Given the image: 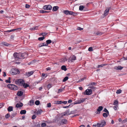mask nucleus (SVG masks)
<instances>
[{
  "label": "nucleus",
  "mask_w": 127,
  "mask_h": 127,
  "mask_svg": "<svg viewBox=\"0 0 127 127\" xmlns=\"http://www.w3.org/2000/svg\"><path fill=\"white\" fill-rule=\"evenodd\" d=\"M7 87L10 89L14 90H16L18 89V87L17 86L15 85L11 84H8L7 85Z\"/></svg>",
  "instance_id": "1"
},
{
  "label": "nucleus",
  "mask_w": 127,
  "mask_h": 127,
  "mask_svg": "<svg viewBox=\"0 0 127 127\" xmlns=\"http://www.w3.org/2000/svg\"><path fill=\"white\" fill-rule=\"evenodd\" d=\"M12 72L11 74L12 75L19 74L20 72L16 68H13L11 70Z\"/></svg>",
  "instance_id": "2"
},
{
  "label": "nucleus",
  "mask_w": 127,
  "mask_h": 127,
  "mask_svg": "<svg viewBox=\"0 0 127 127\" xmlns=\"http://www.w3.org/2000/svg\"><path fill=\"white\" fill-rule=\"evenodd\" d=\"M13 56L14 59L16 61L18 60L19 59H21V58H20L19 53H18L16 52H15L13 54Z\"/></svg>",
  "instance_id": "3"
},
{
  "label": "nucleus",
  "mask_w": 127,
  "mask_h": 127,
  "mask_svg": "<svg viewBox=\"0 0 127 127\" xmlns=\"http://www.w3.org/2000/svg\"><path fill=\"white\" fill-rule=\"evenodd\" d=\"M24 83V81L21 79L16 80L15 81L16 84L20 85H22Z\"/></svg>",
  "instance_id": "4"
},
{
  "label": "nucleus",
  "mask_w": 127,
  "mask_h": 127,
  "mask_svg": "<svg viewBox=\"0 0 127 127\" xmlns=\"http://www.w3.org/2000/svg\"><path fill=\"white\" fill-rule=\"evenodd\" d=\"M92 89H88L86 90L85 92H84V94L87 95H90L92 94Z\"/></svg>",
  "instance_id": "5"
},
{
  "label": "nucleus",
  "mask_w": 127,
  "mask_h": 127,
  "mask_svg": "<svg viewBox=\"0 0 127 127\" xmlns=\"http://www.w3.org/2000/svg\"><path fill=\"white\" fill-rule=\"evenodd\" d=\"M52 8V6L50 5H45L43 7V9L45 10H50Z\"/></svg>",
  "instance_id": "6"
},
{
  "label": "nucleus",
  "mask_w": 127,
  "mask_h": 127,
  "mask_svg": "<svg viewBox=\"0 0 127 127\" xmlns=\"http://www.w3.org/2000/svg\"><path fill=\"white\" fill-rule=\"evenodd\" d=\"M20 58L21 59H24L27 56V54L25 52L24 53H19Z\"/></svg>",
  "instance_id": "7"
},
{
  "label": "nucleus",
  "mask_w": 127,
  "mask_h": 127,
  "mask_svg": "<svg viewBox=\"0 0 127 127\" xmlns=\"http://www.w3.org/2000/svg\"><path fill=\"white\" fill-rule=\"evenodd\" d=\"M67 120L65 119H63L62 120L61 122L59 123V125H62L63 124H66L67 123Z\"/></svg>",
  "instance_id": "8"
},
{
  "label": "nucleus",
  "mask_w": 127,
  "mask_h": 127,
  "mask_svg": "<svg viewBox=\"0 0 127 127\" xmlns=\"http://www.w3.org/2000/svg\"><path fill=\"white\" fill-rule=\"evenodd\" d=\"M111 8V7H107L105 10L104 11V15L105 16L107 15L108 14L109 12V9Z\"/></svg>",
  "instance_id": "9"
},
{
  "label": "nucleus",
  "mask_w": 127,
  "mask_h": 127,
  "mask_svg": "<svg viewBox=\"0 0 127 127\" xmlns=\"http://www.w3.org/2000/svg\"><path fill=\"white\" fill-rule=\"evenodd\" d=\"M106 122L104 120H103L101 122V123H99V125L100 127H104L106 124Z\"/></svg>",
  "instance_id": "10"
},
{
  "label": "nucleus",
  "mask_w": 127,
  "mask_h": 127,
  "mask_svg": "<svg viewBox=\"0 0 127 127\" xmlns=\"http://www.w3.org/2000/svg\"><path fill=\"white\" fill-rule=\"evenodd\" d=\"M123 68V67L121 66H116L114 67V68L117 70H121Z\"/></svg>",
  "instance_id": "11"
},
{
  "label": "nucleus",
  "mask_w": 127,
  "mask_h": 127,
  "mask_svg": "<svg viewBox=\"0 0 127 127\" xmlns=\"http://www.w3.org/2000/svg\"><path fill=\"white\" fill-rule=\"evenodd\" d=\"M23 105L22 103H17L16 105V107L17 108H19L22 107Z\"/></svg>",
  "instance_id": "12"
},
{
  "label": "nucleus",
  "mask_w": 127,
  "mask_h": 127,
  "mask_svg": "<svg viewBox=\"0 0 127 127\" xmlns=\"http://www.w3.org/2000/svg\"><path fill=\"white\" fill-rule=\"evenodd\" d=\"M59 8L58 6H55L53 7L52 10L53 11H56Z\"/></svg>",
  "instance_id": "13"
},
{
  "label": "nucleus",
  "mask_w": 127,
  "mask_h": 127,
  "mask_svg": "<svg viewBox=\"0 0 127 127\" xmlns=\"http://www.w3.org/2000/svg\"><path fill=\"white\" fill-rule=\"evenodd\" d=\"M44 46H47V45L46 44L45 42L44 43H40L38 45V47H39Z\"/></svg>",
  "instance_id": "14"
},
{
  "label": "nucleus",
  "mask_w": 127,
  "mask_h": 127,
  "mask_svg": "<svg viewBox=\"0 0 127 127\" xmlns=\"http://www.w3.org/2000/svg\"><path fill=\"white\" fill-rule=\"evenodd\" d=\"M23 94V92L22 91H18L17 93V95L18 96H22Z\"/></svg>",
  "instance_id": "15"
},
{
  "label": "nucleus",
  "mask_w": 127,
  "mask_h": 127,
  "mask_svg": "<svg viewBox=\"0 0 127 127\" xmlns=\"http://www.w3.org/2000/svg\"><path fill=\"white\" fill-rule=\"evenodd\" d=\"M1 44L3 46H8L9 45L8 43L4 41L2 42Z\"/></svg>",
  "instance_id": "16"
},
{
  "label": "nucleus",
  "mask_w": 127,
  "mask_h": 127,
  "mask_svg": "<svg viewBox=\"0 0 127 127\" xmlns=\"http://www.w3.org/2000/svg\"><path fill=\"white\" fill-rule=\"evenodd\" d=\"M46 43L45 44L47 45V46L48 45V44L51 43L52 42L51 40L50 39H49L46 41Z\"/></svg>",
  "instance_id": "17"
},
{
  "label": "nucleus",
  "mask_w": 127,
  "mask_h": 127,
  "mask_svg": "<svg viewBox=\"0 0 127 127\" xmlns=\"http://www.w3.org/2000/svg\"><path fill=\"white\" fill-rule=\"evenodd\" d=\"M103 107L102 106H99L98 107V108L97 109V111L99 112L100 113V111H101L103 109Z\"/></svg>",
  "instance_id": "18"
},
{
  "label": "nucleus",
  "mask_w": 127,
  "mask_h": 127,
  "mask_svg": "<svg viewBox=\"0 0 127 127\" xmlns=\"http://www.w3.org/2000/svg\"><path fill=\"white\" fill-rule=\"evenodd\" d=\"M69 11L67 10H64L63 11V13L66 15H68Z\"/></svg>",
  "instance_id": "19"
},
{
  "label": "nucleus",
  "mask_w": 127,
  "mask_h": 127,
  "mask_svg": "<svg viewBox=\"0 0 127 127\" xmlns=\"http://www.w3.org/2000/svg\"><path fill=\"white\" fill-rule=\"evenodd\" d=\"M59 119L58 118V117H56L55 119L54 120H53V121L54 122H55L56 123L58 122L59 121Z\"/></svg>",
  "instance_id": "20"
},
{
  "label": "nucleus",
  "mask_w": 127,
  "mask_h": 127,
  "mask_svg": "<svg viewBox=\"0 0 127 127\" xmlns=\"http://www.w3.org/2000/svg\"><path fill=\"white\" fill-rule=\"evenodd\" d=\"M62 70L66 71V70L67 69L66 68V66L65 65H63L61 67Z\"/></svg>",
  "instance_id": "21"
},
{
  "label": "nucleus",
  "mask_w": 127,
  "mask_h": 127,
  "mask_svg": "<svg viewBox=\"0 0 127 127\" xmlns=\"http://www.w3.org/2000/svg\"><path fill=\"white\" fill-rule=\"evenodd\" d=\"M26 111L25 110H21L20 113L21 114H26Z\"/></svg>",
  "instance_id": "22"
},
{
  "label": "nucleus",
  "mask_w": 127,
  "mask_h": 127,
  "mask_svg": "<svg viewBox=\"0 0 127 127\" xmlns=\"http://www.w3.org/2000/svg\"><path fill=\"white\" fill-rule=\"evenodd\" d=\"M7 110L9 112H11L13 110V107L12 106H9L7 108Z\"/></svg>",
  "instance_id": "23"
},
{
  "label": "nucleus",
  "mask_w": 127,
  "mask_h": 127,
  "mask_svg": "<svg viewBox=\"0 0 127 127\" xmlns=\"http://www.w3.org/2000/svg\"><path fill=\"white\" fill-rule=\"evenodd\" d=\"M77 111V110H74L71 111L69 113H68V114H67V115H70L71 114H75L76 113V111Z\"/></svg>",
  "instance_id": "24"
},
{
  "label": "nucleus",
  "mask_w": 127,
  "mask_h": 127,
  "mask_svg": "<svg viewBox=\"0 0 127 127\" xmlns=\"http://www.w3.org/2000/svg\"><path fill=\"white\" fill-rule=\"evenodd\" d=\"M16 113H12L10 115V117L12 118L15 117L17 115Z\"/></svg>",
  "instance_id": "25"
},
{
  "label": "nucleus",
  "mask_w": 127,
  "mask_h": 127,
  "mask_svg": "<svg viewBox=\"0 0 127 127\" xmlns=\"http://www.w3.org/2000/svg\"><path fill=\"white\" fill-rule=\"evenodd\" d=\"M85 7L83 5H80L79 6V10L81 11H82L84 8Z\"/></svg>",
  "instance_id": "26"
},
{
  "label": "nucleus",
  "mask_w": 127,
  "mask_h": 127,
  "mask_svg": "<svg viewBox=\"0 0 127 127\" xmlns=\"http://www.w3.org/2000/svg\"><path fill=\"white\" fill-rule=\"evenodd\" d=\"M86 77H85L83 78H81L78 81H77V83H79L80 82H81L82 81L84 80L85 79H86Z\"/></svg>",
  "instance_id": "27"
},
{
  "label": "nucleus",
  "mask_w": 127,
  "mask_h": 127,
  "mask_svg": "<svg viewBox=\"0 0 127 127\" xmlns=\"http://www.w3.org/2000/svg\"><path fill=\"white\" fill-rule=\"evenodd\" d=\"M23 85L24 87L25 88H26L29 86V85L26 83H24Z\"/></svg>",
  "instance_id": "28"
},
{
  "label": "nucleus",
  "mask_w": 127,
  "mask_h": 127,
  "mask_svg": "<svg viewBox=\"0 0 127 127\" xmlns=\"http://www.w3.org/2000/svg\"><path fill=\"white\" fill-rule=\"evenodd\" d=\"M40 13H49V11H46L44 10H40Z\"/></svg>",
  "instance_id": "29"
},
{
  "label": "nucleus",
  "mask_w": 127,
  "mask_h": 127,
  "mask_svg": "<svg viewBox=\"0 0 127 127\" xmlns=\"http://www.w3.org/2000/svg\"><path fill=\"white\" fill-rule=\"evenodd\" d=\"M103 34V33L102 32H100L99 31L97 32L96 34L98 35H101Z\"/></svg>",
  "instance_id": "30"
},
{
  "label": "nucleus",
  "mask_w": 127,
  "mask_h": 127,
  "mask_svg": "<svg viewBox=\"0 0 127 127\" xmlns=\"http://www.w3.org/2000/svg\"><path fill=\"white\" fill-rule=\"evenodd\" d=\"M45 38V37L44 36H43L42 37H39L38 38V40L39 41H42L43 40V39Z\"/></svg>",
  "instance_id": "31"
},
{
  "label": "nucleus",
  "mask_w": 127,
  "mask_h": 127,
  "mask_svg": "<svg viewBox=\"0 0 127 127\" xmlns=\"http://www.w3.org/2000/svg\"><path fill=\"white\" fill-rule=\"evenodd\" d=\"M42 112V110L41 109L37 111V115L41 114V113Z\"/></svg>",
  "instance_id": "32"
},
{
  "label": "nucleus",
  "mask_w": 127,
  "mask_h": 127,
  "mask_svg": "<svg viewBox=\"0 0 127 127\" xmlns=\"http://www.w3.org/2000/svg\"><path fill=\"white\" fill-rule=\"evenodd\" d=\"M68 78V77L66 76L63 79V82H65L67 80Z\"/></svg>",
  "instance_id": "33"
},
{
  "label": "nucleus",
  "mask_w": 127,
  "mask_h": 127,
  "mask_svg": "<svg viewBox=\"0 0 127 127\" xmlns=\"http://www.w3.org/2000/svg\"><path fill=\"white\" fill-rule=\"evenodd\" d=\"M61 101H55V103L56 104H61Z\"/></svg>",
  "instance_id": "34"
},
{
  "label": "nucleus",
  "mask_w": 127,
  "mask_h": 127,
  "mask_svg": "<svg viewBox=\"0 0 127 127\" xmlns=\"http://www.w3.org/2000/svg\"><path fill=\"white\" fill-rule=\"evenodd\" d=\"M40 102L38 100H36L35 102V105H38L40 104Z\"/></svg>",
  "instance_id": "35"
},
{
  "label": "nucleus",
  "mask_w": 127,
  "mask_h": 127,
  "mask_svg": "<svg viewBox=\"0 0 127 127\" xmlns=\"http://www.w3.org/2000/svg\"><path fill=\"white\" fill-rule=\"evenodd\" d=\"M52 85L51 84H49L47 86V88L49 90L52 87Z\"/></svg>",
  "instance_id": "36"
},
{
  "label": "nucleus",
  "mask_w": 127,
  "mask_h": 127,
  "mask_svg": "<svg viewBox=\"0 0 127 127\" xmlns=\"http://www.w3.org/2000/svg\"><path fill=\"white\" fill-rule=\"evenodd\" d=\"M76 57L74 55H73L72 58L71 62H72L73 61L72 60H76Z\"/></svg>",
  "instance_id": "37"
},
{
  "label": "nucleus",
  "mask_w": 127,
  "mask_h": 127,
  "mask_svg": "<svg viewBox=\"0 0 127 127\" xmlns=\"http://www.w3.org/2000/svg\"><path fill=\"white\" fill-rule=\"evenodd\" d=\"M107 65L106 64H101L100 65H98V67H101L103 66H104L105 65Z\"/></svg>",
  "instance_id": "38"
},
{
  "label": "nucleus",
  "mask_w": 127,
  "mask_h": 127,
  "mask_svg": "<svg viewBox=\"0 0 127 127\" xmlns=\"http://www.w3.org/2000/svg\"><path fill=\"white\" fill-rule=\"evenodd\" d=\"M103 116L105 118H106L108 116V115L106 113H103Z\"/></svg>",
  "instance_id": "39"
},
{
  "label": "nucleus",
  "mask_w": 127,
  "mask_h": 127,
  "mask_svg": "<svg viewBox=\"0 0 127 127\" xmlns=\"http://www.w3.org/2000/svg\"><path fill=\"white\" fill-rule=\"evenodd\" d=\"M122 92V90L120 89H119L117 90L116 93L117 94H120Z\"/></svg>",
  "instance_id": "40"
},
{
  "label": "nucleus",
  "mask_w": 127,
  "mask_h": 127,
  "mask_svg": "<svg viewBox=\"0 0 127 127\" xmlns=\"http://www.w3.org/2000/svg\"><path fill=\"white\" fill-rule=\"evenodd\" d=\"M99 123H97V124H96L95 125H93V127H100L99 125Z\"/></svg>",
  "instance_id": "41"
},
{
  "label": "nucleus",
  "mask_w": 127,
  "mask_h": 127,
  "mask_svg": "<svg viewBox=\"0 0 127 127\" xmlns=\"http://www.w3.org/2000/svg\"><path fill=\"white\" fill-rule=\"evenodd\" d=\"M33 73V71H31L30 72H28V75L29 76H31Z\"/></svg>",
  "instance_id": "42"
},
{
  "label": "nucleus",
  "mask_w": 127,
  "mask_h": 127,
  "mask_svg": "<svg viewBox=\"0 0 127 127\" xmlns=\"http://www.w3.org/2000/svg\"><path fill=\"white\" fill-rule=\"evenodd\" d=\"M4 104L3 103H0V109L2 108L4 105Z\"/></svg>",
  "instance_id": "43"
},
{
  "label": "nucleus",
  "mask_w": 127,
  "mask_h": 127,
  "mask_svg": "<svg viewBox=\"0 0 127 127\" xmlns=\"http://www.w3.org/2000/svg\"><path fill=\"white\" fill-rule=\"evenodd\" d=\"M10 117V115L9 113H7L5 115V117L6 119H8L9 117Z\"/></svg>",
  "instance_id": "44"
},
{
  "label": "nucleus",
  "mask_w": 127,
  "mask_h": 127,
  "mask_svg": "<svg viewBox=\"0 0 127 127\" xmlns=\"http://www.w3.org/2000/svg\"><path fill=\"white\" fill-rule=\"evenodd\" d=\"M29 102L30 103V104H29L30 105H33V104L34 103V102L32 100H30Z\"/></svg>",
  "instance_id": "45"
},
{
  "label": "nucleus",
  "mask_w": 127,
  "mask_h": 127,
  "mask_svg": "<svg viewBox=\"0 0 127 127\" xmlns=\"http://www.w3.org/2000/svg\"><path fill=\"white\" fill-rule=\"evenodd\" d=\"M113 104L114 105H118V101L117 100H115Z\"/></svg>",
  "instance_id": "46"
},
{
  "label": "nucleus",
  "mask_w": 127,
  "mask_h": 127,
  "mask_svg": "<svg viewBox=\"0 0 127 127\" xmlns=\"http://www.w3.org/2000/svg\"><path fill=\"white\" fill-rule=\"evenodd\" d=\"M70 110L69 109H68L67 110H66L65 112H64V113H65L67 115V114H68V113H69Z\"/></svg>",
  "instance_id": "47"
},
{
  "label": "nucleus",
  "mask_w": 127,
  "mask_h": 127,
  "mask_svg": "<svg viewBox=\"0 0 127 127\" xmlns=\"http://www.w3.org/2000/svg\"><path fill=\"white\" fill-rule=\"evenodd\" d=\"M96 84V83L92 82L91 84H89V86L93 85H95Z\"/></svg>",
  "instance_id": "48"
},
{
  "label": "nucleus",
  "mask_w": 127,
  "mask_h": 127,
  "mask_svg": "<svg viewBox=\"0 0 127 127\" xmlns=\"http://www.w3.org/2000/svg\"><path fill=\"white\" fill-rule=\"evenodd\" d=\"M88 50L89 51H92L93 50V49L92 47H89L88 49Z\"/></svg>",
  "instance_id": "49"
},
{
  "label": "nucleus",
  "mask_w": 127,
  "mask_h": 127,
  "mask_svg": "<svg viewBox=\"0 0 127 127\" xmlns=\"http://www.w3.org/2000/svg\"><path fill=\"white\" fill-rule=\"evenodd\" d=\"M46 124L45 123H43L41 124V126L42 127H44L45 126H46Z\"/></svg>",
  "instance_id": "50"
},
{
  "label": "nucleus",
  "mask_w": 127,
  "mask_h": 127,
  "mask_svg": "<svg viewBox=\"0 0 127 127\" xmlns=\"http://www.w3.org/2000/svg\"><path fill=\"white\" fill-rule=\"evenodd\" d=\"M47 107H50L51 106V104L50 103H49L47 104Z\"/></svg>",
  "instance_id": "51"
},
{
  "label": "nucleus",
  "mask_w": 127,
  "mask_h": 127,
  "mask_svg": "<svg viewBox=\"0 0 127 127\" xmlns=\"http://www.w3.org/2000/svg\"><path fill=\"white\" fill-rule=\"evenodd\" d=\"M118 105H115L114 107V109L115 110H117Z\"/></svg>",
  "instance_id": "52"
},
{
  "label": "nucleus",
  "mask_w": 127,
  "mask_h": 127,
  "mask_svg": "<svg viewBox=\"0 0 127 127\" xmlns=\"http://www.w3.org/2000/svg\"><path fill=\"white\" fill-rule=\"evenodd\" d=\"M77 15V14L76 13L73 12L72 15L74 16H76Z\"/></svg>",
  "instance_id": "53"
},
{
  "label": "nucleus",
  "mask_w": 127,
  "mask_h": 127,
  "mask_svg": "<svg viewBox=\"0 0 127 127\" xmlns=\"http://www.w3.org/2000/svg\"><path fill=\"white\" fill-rule=\"evenodd\" d=\"M25 7L26 8H29L30 7V5L27 4H26Z\"/></svg>",
  "instance_id": "54"
},
{
  "label": "nucleus",
  "mask_w": 127,
  "mask_h": 127,
  "mask_svg": "<svg viewBox=\"0 0 127 127\" xmlns=\"http://www.w3.org/2000/svg\"><path fill=\"white\" fill-rule=\"evenodd\" d=\"M36 116L35 115H33L32 117V119H34L36 118Z\"/></svg>",
  "instance_id": "55"
},
{
  "label": "nucleus",
  "mask_w": 127,
  "mask_h": 127,
  "mask_svg": "<svg viewBox=\"0 0 127 127\" xmlns=\"http://www.w3.org/2000/svg\"><path fill=\"white\" fill-rule=\"evenodd\" d=\"M61 102H61V104L62 103H63L64 104H66L67 103V101H61Z\"/></svg>",
  "instance_id": "56"
},
{
  "label": "nucleus",
  "mask_w": 127,
  "mask_h": 127,
  "mask_svg": "<svg viewBox=\"0 0 127 127\" xmlns=\"http://www.w3.org/2000/svg\"><path fill=\"white\" fill-rule=\"evenodd\" d=\"M64 88H62V89H59L58 91V93H60V92H61L62 91H63L64 90Z\"/></svg>",
  "instance_id": "57"
},
{
  "label": "nucleus",
  "mask_w": 127,
  "mask_h": 127,
  "mask_svg": "<svg viewBox=\"0 0 127 127\" xmlns=\"http://www.w3.org/2000/svg\"><path fill=\"white\" fill-rule=\"evenodd\" d=\"M86 99L85 98H82L81 99H80L81 100V102H84L86 100Z\"/></svg>",
  "instance_id": "58"
},
{
  "label": "nucleus",
  "mask_w": 127,
  "mask_h": 127,
  "mask_svg": "<svg viewBox=\"0 0 127 127\" xmlns=\"http://www.w3.org/2000/svg\"><path fill=\"white\" fill-rule=\"evenodd\" d=\"M75 102H75L73 103L74 105H75L76 104H80V102H79L78 101H76Z\"/></svg>",
  "instance_id": "59"
},
{
  "label": "nucleus",
  "mask_w": 127,
  "mask_h": 127,
  "mask_svg": "<svg viewBox=\"0 0 127 127\" xmlns=\"http://www.w3.org/2000/svg\"><path fill=\"white\" fill-rule=\"evenodd\" d=\"M15 29H16V31L17 30L18 31H20L22 29V28H19Z\"/></svg>",
  "instance_id": "60"
},
{
  "label": "nucleus",
  "mask_w": 127,
  "mask_h": 127,
  "mask_svg": "<svg viewBox=\"0 0 127 127\" xmlns=\"http://www.w3.org/2000/svg\"><path fill=\"white\" fill-rule=\"evenodd\" d=\"M77 29L80 31H81L83 29V28H82L80 27H79L77 28Z\"/></svg>",
  "instance_id": "61"
},
{
  "label": "nucleus",
  "mask_w": 127,
  "mask_h": 127,
  "mask_svg": "<svg viewBox=\"0 0 127 127\" xmlns=\"http://www.w3.org/2000/svg\"><path fill=\"white\" fill-rule=\"evenodd\" d=\"M41 34L43 36H45L47 34V33H45L43 32V33H41Z\"/></svg>",
  "instance_id": "62"
},
{
  "label": "nucleus",
  "mask_w": 127,
  "mask_h": 127,
  "mask_svg": "<svg viewBox=\"0 0 127 127\" xmlns=\"http://www.w3.org/2000/svg\"><path fill=\"white\" fill-rule=\"evenodd\" d=\"M70 104L69 105H68V106H63V108H69V106H70Z\"/></svg>",
  "instance_id": "63"
},
{
  "label": "nucleus",
  "mask_w": 127,
  "mask_h": 127,
  "mask_svg": "<svg viewBox=\"0 0 127 127\" xmlns=\"http://www.w3.org/2000/svg\"><path fill=\"white\" fill-rule=\"evenodd\" d=\"M108 111L106 108H104V110L103 111L106 112V113Z\"/></svg>",
  "instance_id": "64"
}]
</instances>
